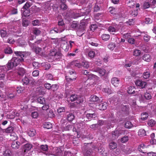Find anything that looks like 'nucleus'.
<instances>
[{
	"label": "nucleus",
	"instance_id": "f257e3e1",
	"mask_svg": "<svg viewBox=\"0 0 156 156\" xmlns=\"http://www.w3.org/2000/svg\"><path fill=\"white\" fill-rule=\"evenodd\" d=\"M14 52L16 56L20 57L21 58L14 57L12 58L11 60H9L6 65V67H5L7 70H8L12 69L13 67L17 66L24 61V59L23 58L25 57L26 56L25 52L15 51Z\"/></svg>",
	"mask_w": 156,
	"mask_h": 156
},
{
	"label": "nucleus",
	"instance_id": "f03ea898",
	"mask_svg": "<svg viewBox=\"0 0 156 156\" xmlns=\"http://www.w3.org/2000/svg\"><path fill=\"white\" fill-rule=\"evenodd\" d=\"M84 75H86L88 78V83L87 84L86 87L89 88L93 87L96 84V80L98 79V77L95 75L90 74L87 70H85L83 73Z\"/></svg>",
	"mask_w": 156,
	"mask_h": 156
},
{
	"label": "nucleus",
	"instance_id": "7ed1b4c3",
	"mask_svg": "<svg viewBox=\"0 0 156 156\" xmlns=\"http://www.w3.org/2000/svg\"><path fill=\"white\" fill-rule=\"evenodd\" d=\"M44 154L47 156H49L50 155L55 156H61L62 155V152L60 148L55 147L53 149L51 153L45 152Z\"/></svg>",
	"mask_w": 156,
	"mask_h": 156
},
{
	"label": "nucleus",
	"instance_id": "20e7f679",
	"mask_svg": "<svg viewBox=\"0 0 156 156\" xmlns=\"http://www.w3.org/2000/svg\"><path fill=\"white\" fill-rule=\"evenodd\" d=\"M32 5V3L30 2H27L23 6L22 9L23 11V14L24 16H29L30 14L29 8Z\"/></svg>",
	"mask_w": 156,
	"mask_h": 156
},
{
	"label": "nucleus",
	"instance_id": "39448f33",
	"mask_svg": "<svg viewBox=\"0 0 156 156\" xmlns=\"http://www.w3.org/2000/svg\"><path fill=\"white\" fill-rule=\"evenodd\" d=\"M70 99L72 101H76V103L80 104L83 101V97H80L75 94L71 95L70 97Z\"/></svg>",
	"mask_w": 156,
	"mask_h": 156
},
{
	"label": "nucleus",
	"instance_id": "423d86ee",
	"mask_svg": "<svg viewBox=\"0 0 156 156\" xmlns=\"http://www.w3.org/2000/svg\"><path fill=\"white\" fill-rule=\"evenodd\" d=\"M29 44L32 50L35 52L36 54H39L41 51L42 48L38 47H37L35 46V44H33L29 41Z\"/></svg>",
	"mask_w": 156,
	"mask_h": 156
},
{
	"label": "nucleus",
	"instance_id": "0eeeda50",
	"mask_svg": "<svg viewBox=\"0 0 156 156\" xmlns=\"http://www.w3.org/2000/svg\"><path fill=\"white\" fill-rule=\"evenodd\" d=\"M26 38L25 37H20L17 40V42L19 45L21 46L27 44L25 40Z\"/></svg>",
	"mask_w": 156,
	"mask_h": 156
},
{
	"label": "nucleus",
	"instance_id": "6e6552de",
	"mask_svg": "<svg viewBox=\"0 0 156 156\" xmlns=\"http://www.w3.org/2000/svg\"><path fill=\"white\" fill-rule=\"evenodd\" d=\"M136 85L142 88L145 87L147 84V83L144 81H142L140 80H136L135 82Z\"/></svg>",
	"mask_w": 156,
	"mask_h": 156
},
{
	"label": "nucleus",
	"instance_id": "1a4fd4ad",
	"mask_svg": "<svg viewBox=\"0 0 156 156\" xmlns=\"http://www.w3.org/2000/svg\"><path fill=\"white\" fill-rule=\"evenodd\" d=\"M20 143L19 141H14L12 144L11 147L13 149H17L20 147Z\"/></svg>",
	"mask_w": 156,
	"mask_h": 156
},
{
	"label": "nucleus",
	"instance_id": "9d476101",
	"mask_svg": "<svg viewBox=\"0 0 156 156\" xmlns=\"http://www.w3.org/2000/svg\"><path fill=\"white\" fill-rule=\"evenodd\" d=\"M85 29L84 27L82 28L80 27L77 30L76 34L77 35L79 36H82L85 33Z\"/></svg>",
	"mask_w": 156,
	"mask_h": 156
},
{
	"label": "nucleus",
	"instance_id": "9b49d317",
	"mask_svg": "<svg viewBox=\"0 0 156 156\" xmlns=\"http://www.w3.org/2000/svg\"><path fill=\"white\" fill-rule=\"evenodd\" d=\"M100 99L99 97H98L95 95H91L90 97V103L92 104V102H98L100 101Z\"/></svg>",
	"mask_w": 156,
	"mask_h": 156
},
{
	"label": "nucleus",
	"instance_id": "f8f14e48",
	"mask_svg": "<svg viewBox=\"0 0 156 156\" xmlns=\"http://www.w3.org/2000/svg\"><path fill=\"white\" fill-rule=\"evenodd\" d=\"M65 30V28H62V29H58L54 28V29L51 30L49 32V34H52L54 33H60L63 31Z\"/></svg>",
	"mask_w": 156,
	"mask_h": 156
},
{
	"label": "nucleus",
	"instance_id": "ddd939ff",
	"mask_svg": "<svg viewBox=\"0 0 156 156\" xmlns=\"http://www.w3.org/2000/svg\"><path fill=\"white\" fill-rule=\"evenodd\" d=\"M108 106V104L107 102L101 103L98 105V108L100 110H105L107 108Z\"/></svg>",
	"mask_w": 156,
	"mask_h": 156
},
{
	"label": "nucleus",
	"instance_id": "4468645a",
	"mask_svg": "<svg viewBox=\"0 0 156 156\" xmlns=\"http://www.w3.org/2000/svg\"><path fill=\"white\" fill-rule=\"evenodd\" d=\"M61 46L66 52H67L69 49V46L67 42H65V43H62Z\"/></svg>",
	"mask_w": 156,
	"mask_h": 156
},
{
	"label": "nucleus",
	"instance_id": "2eb2a0df",
	"mask_svg": "<svg viewBox=\"0 0 156 156\" xmlns=\"http://www.w3.org/2000/svg\"><path fill=\"white\" fill-rule=\"evenodd\" d=\"M119 82V80L117 78L114 77L112 79L111 83L114 86L116 87H117Z\"/></svg>",
	"mask_w": 156,
	"mask_h": 156
},
{
	"label": "nucleus",
	"instance_id": "dca6fc26",
	"mask_svg": "<svg viewBox=\"0 0 156 156\" xmlns=\"http://www.w3.org/2000/svg\"><path fill=\"white\" fill-rule=\"evenodd\" d=\"M142 36H143L144 39L146 42H148L149 41L150 37L147 34V33L144 32L142 33Z\"/></svg>",
	"mask_w": 156,
	"mask_h": 156
},
{
	"label": "nucleus",
	"instance_id": "f3484780",
	"mask_svg": "<svg viewBox=\"0 0 156 156\" xmlns=\"http://www.w3.org/2000/svg\"><path fill=\"white\" fill-rule=\"evenodd\" d=\"M112 139L115 140L119 136V133L117 130L113 131L112 132Z\"/></svg>",
	"mask_w": 156,
	"mask_h": 156
},
{
	"label": "nucleus",
	"instance_id": "a211bd4d",
	"mask_svg": "<svg viewBox=\"0 0 156 156\" xmlns=\"http://www.w3.org/2000/svg\"><path fill=\"white\" fill-rule=\"evenodd\" d=\"M32 145L30 144H27L24 146V152H26L27 151L30 150L32 147Z\"/></svg>",
	"mask_w": 156,
	"mask_h": 156
},
{
	"label": "nucleus",
	"instance_id": "6ab92c4d",
	"mask_svg": "<svg viewBox=\"0 0 156 156\" xmlns=\"http://www.w3.org/2000/svg\"><path fill=\"white\" fill-rule=\"evenodd\" d=\"M3 131L5 132L6 133H11L14 130V128L12 126H9L5 129H2Z\"/></svg>",
	"mask_w": 156,
	"mask_h": 156
},
{
	"label": "nucleus",
	"instance_id": "aec40b11",
	"mask_svg": "<svg viewBox=\"0 0 156 156\" xmlns=\"http://www.w3.org/2000/svg\"><path fill=\"white\" fill-rule=\"evenodd\" d=\"M147 146H145L144 144H140L138 147V149L140 152H142L143 153H145L143 151V149L147 148Z\"/></svg>",
	"mask_w": 156,
	"mask_h": 156
},
{
	"label": "nucleus",
	"instance_id": "412c9836",
	"mask_svg": "<svg viewBox=\"0 0 156 156\" xmlns=\"http://www.w3.org/2000/svg\"><path fill=\"white\" fill-rule=\"evenodd\" d=\"M108 31L111 33L115 32L118 30V28L116 27H114L112 26H110L109 27Z\"/></svg>",
	"mask_w": 156,
	"mask_h": 156
},
{
	"label": "nucleus",
	"instance_id": "4be33fe9",
	"mask_svg": "<svg viewBox=\"0 0 156 156\" xmlns=\"http://www.w3.org/2000/svg\"><path fill=\"white\" fill-rule=\"evenodd\" d=\"M151 59L150 55L148 54L144 55L143 57V59L144 61L147 62L150 61Z\"/></svg>",
	"mask_w": 156,
	"mask_h": 156
},
{
	"label": "nucleus",
	"instance_id": "5701e85b",
	"mask_svg": "<svg viewBox=\"0 0 156 156\" xmlns=\"http://www.w3.org/2000/svg\"><path fill=\"white\" fill-rule=\"evenodd\" d=\"M135 87L134 86H131L129 87L127 90L128 93L130 94H134L135 93Z\"/></svg>",
	"mask_w": 156,
	"mask_h": 156
},
{
	"label": "nucleus",
	"instance_id": "b1692460",
	"mask_svg": "<svg viewBox=\"0 0 156 156\" xmlns=\"http://www.w3.org/2000/svg\"><path fill=\"white\" fill-rule=\"evenodd\" d=\"M96 116V114L95 113L93 114H87L86 115L87 118L89 120H91L92 119L95 118Z\"/></svg>",
	"mask_w": 156,
	"mask_h": 156
},
{
	"label": "nucleus",
	"instance_id": "393cba45",
	"mask_svg": "<svg viewBox=\"0 0 156 156\" xmlns=\"http://www.w3.org/2000/svg\"><path fill=\"white\" fill-rule=\"evenodd\" d=\"M37 101L39 103L44 104L45 103V100L44 98L42 97H39L37 98Z\"/></svg>",
	"mask_w": 156,
	"mask_h": 156
},
{
	"label": "nucleus",
	"instance_id": "a878e982",
	"mask_svg": "<svg viewBox=\"0 0 156 156\" xmlns=\"http://www.w3.org/2000/svg\"><path fill=\"white\" fill-rule=\"evenodd\" d=\"M62 54L59 51H58L55 53V57L53 59L55 60L60 59L62 57Z\"/></svg>",
	"mask_w": 156,
	"mask_h": 156
},
{
	"label": "nucleus",
	"instance_id": "bb28decb",
	"mask_svg": "<svg viewBox=\"0 0 156 156\" xmlns=\"http://www.w3.org/2000/svg\"><path fill=\"white\" fill-rule=\"evenodd\" d=\"M0 34L2 37H5L7 36V33L5 29L1 30L0 31Z\"/></svg>",
	"mask_w": 156,
	"mask_h": 156
},
{
	"label": "nucleus",
	"instance_id": "cd10ccee",
	"mask_svg": "<svg viewBox=\"0 0 156 156\" xmlns=\"http://www.w3.org/2000/svg\"><path fill=\"white\" fill-rule=\"evenodd\" d=\"M148 117V114L146 112L142 113L141 115V119L142 120H144L147 119Z\"/></svg>",
	"mask_w": 156,
	"mask_h": 156
},
{
	"label": "nucleus",
	"instance_id": "c85d7f7f",
	"mask_svg": "<svg viewBox=\"0 0 156 156\" xmlns=\"http://www.w3.org/2000/svg\"><path fill=\"white\" fill-rule=\"evenodd\" d=\"M72 64L79 68H81L82 66V65L78 61H73L72 62Z\"/></svg>",
	"mask_w": 156,
	"mask_h": 156
},
{
	"label": "nucleus",
	"instance_id": "c756f323",
	"mask_svg": "<svg viewBox=\"0 0 156 156\" xmlns=\"http://www.w3.org/2000/svg\"><path fill=\"white\" fill-rule=\"evenodd\" d=\"M119 136L122 135L127 134L128 133V131L126 130L119 129L117 130Z\"/></svg>",
	"mask_w": 156,
	"mask_h": 156
},
{
	"label": "nucleus",
	"instance_id": "7c9ffc66",
	"mask_svg": "<svg viewBox=\"0 0 156 156\" xmlns=\"http://www.w3.org/2000/svg\"><path fill=\"white\" fill-rule=\"evenodd\" d=\"M74 118V115L72 113H69L67 115V119L69 121H72Z\"/></svg>",
	"mask_w": 156,
	"mask_h": 156
},
{
	"label": "nucleus",
	"instance_id": "2f4dec72",
	"mask_svg": "<svg viewBox=\"0 0 156 156\" xmlns=\"http://www.w3.org/2000/svg\"><path fill=\"white\" fill-rule=\"evenodd\" d=\"M117 144L114 142H112L109 144V147L110 149H114L116 148L117 147Z\"/></svg>",
	"mask_w": 156,
	"mask_h": 156
},
{
	"label": "nucleus",
	"instance_id": "473e14b6",
	"mask_svg": "<svg viewBox=\"0 0 156 156\" xmlns=\"http://www.w3.org/2000/svg\"><path fill=\"white\" fill-rule=\"evenodd\" d=\"M138 135L141 136H144L146 135L145 131L143 129H140L138 131Z\"/></svg>",
	"mask_w": 156,
	"mask_h": 156
},
{
	"label": "nucleus",
	"instance_id": "72a5a7b5",
	"mask_svg": "<svg viewBox=\"0 0 156 156\" xmlns=\"http://www.w3.org/2000/svg\"><path fill=\"white\" fill-rule=\"evenodd\" d=\"M40 148L41 151H46L48 149V146L47 145H42L39 147Z\"/></svg>",
	"mask_w": 156,
	"mask_h": 156
},
{
	"label": "nucleus",
	"instance_id": "f704fd0d",
	"mask_svg": "<svg viewBox=\"0 0 156 156\" xmlns=\"http://www.w3.org/2000/svg\"><path fill=\"white\" fill-rule=\"evenodd\" d=\"M29 79L27 77L25 76L22 80V83L23 85H27L29 83Z\"/></svg>",
	"mask_w": 156,
	"mask_h": 156
},
{
	"label": "nucleus",
	"instance_id": "c9c22d12",
	"mask_svg": "<svg viewBox=\"0 0 156 156\" xmlns=\"http://www.w3.org/2000/svg\"><path fill=\"white\" fill-rule=\"evenodd\" d=\"M101 37L103 40L107 41L109 39L110 35L108 34H104L102 35Z\"/></svg>",
	"mask_w": 156,
	"mask_h": 156
},
{
	"label": "nucleus",
	"instance_id": "e433bc0d",
	"mask_svg": "<svg viewBox=\"0 0 156 156\" xmlns=\"http://www.w3.org/2000/svg\"><path fill=\"white\" fill-rule=\"evenodd\" d=\"M33 33L36 35H38L41 33L40 29L37 28H34L33 30Z\"/></svg>",
	"mask_w": 156,
	"mask_h": 156
},
{
	"label": "nucleus",
	"instance_id": "4c0bfd02",
	"mask_svg": "<svg viewBox=\"0 0 156 156\" xmlns=\"http://www.w3.org/2000/svg\"><path fill=\"white\" fill-rule=\"evenodd\" d=\"M105 70L103 69H99L98 70V72L101 76L104 75L105 73Z\"/></svg>",
	"mask_w": 156,
	"mask_h": 156
},
{
	"label": "nucleus",
	"instance_id": "58836bf2",
	"mask_svg": "<svg viewBox=\"0 0 156 156\" xmlns=\"http://www.w3.org/2000/svg\"><path fill=\"white\" fill-rule=\"evenodd\" d=\"M116 45L114 43H111L108 46V47L110 50H113L114 48L115 47Z\"/></svg>",
	"mask_w": 156,
	"mask_h": 156
},
{
	"label": "nucleus",
	"instance_id": "ea45409f",
	"mask_svg": "<svg viewBox=\"0 0 156 156\" xmlns=\"http://www.w3.org/2000/svg\"><path fill=\"white\" fill-rule=\"evenodd\" d=\"M44 127L47 129H50L52 127V125L50 122H46L44 124Z\"/></svg>",
	"mask_w": 156,
	"mask_h": 156
},
{
	"label": "nucleus",
	"instance_id": "a19ab883",
	"mask_svg": "<svg viewBox=\"0 0 156 156\" xmlns=\"http://www.w3.org/2000/svg\"><path fill=\"white\" fill-rule=\"evenodd\" d=\"M133 126L131 122L129 121H127L126 122L125 125V127L126 128L130 129Z\"/></svg>",
	"mask_w": 156,
	"mask_h": 156
},
{
	"label": "nucleus",
	"instance_id": "79ce46f5",
	"mask_svg": "<svg viewBox=\"0 0 156 156\" xmlns=\"http://www.w3.org/2000/svg\"><path fill=\"white\" fill-rule=\"evenodd\" d=\"M4 156H11L12 153L9 150H6L3 153Z\"/></svg>",
	"mask_w": 156,
	"mask_h": 156
},
{
	"label": "nucleus",
	"instance_id": "37998d69",
	"mask_svg": "<svg viewBox=\"0 0 156 156\" xmlns=\"http://www.w3.org/2000/svg\"><path fill=\"white\" fill-rule=\"evenodd\" d=\"M88 56L90 58H93L95 55V52L93 51H90L88 53Z\"/></svg>",
	"mask_w": 156,
	"mask_h": 156
},
{
	"label": "nucleus",
	"instance_id": "c03bdc74",
	"mask_svg": "<svg viewBox=\"0 0 156 156\" xmlns=\"http://www.w3.org/2000/svg\"><path fill=\"white\" fill-rule=\"evenodd\" d=\"M150 76V73L148 71L144 72L143 75V77L144 79H147Z\"/></svg>",
	"mask_w": 156,
	"mask_h": 156
},
{
	"label": "nucleus",
	"instance_id": "a18cd8bd",
	"mask_svg": "<svg viewBox=\"0 0 156 156\" xmlns=\"http://www.w3.org/2000/svg\"><path fill=\"white\" fill-rule=\"evenodd\" d=\"M155 121L154 120L152 119H151L148 121V125L149 126H153L155 124Z\"/></svg>",
	"mask_w": 156,
	"mask_h": 156
},
{
	"label": "nucleus",
	"instance_id": "49530a36",
	"mask_svg": "<svg viewBox=\"0 0 156 156\" xmlns=\"http://www.w3.org/2000/svg\"><path fill=\"white\" fill-rule=\"evenodd\" d=\"M5 54H11L12 52V50L10 47H7L5 49Z\"/></svg>",
	"mask_w": 156,
	"mask_h": 156
},
{
	"label": "nucleus",
	"instance_id": "de8ad7c7",
	"mask_svg": "<svg viewBox=\"0 0 156 156\" xmlns=\"http://www.w3.org/2000/svg\"><path fill=\"white\" fill-rule=\"evenodd\" d=\"M58 24L59 26H61V27H59L58 28V29H62V28H64L62 27V26L64 25V23L63 20L59 21L58 22Z\"/></svg>",
	"mask_w": 156,
	"mask_h": 156
},
{
	"label": "nucleus",
	"instance_id": "09e8293b",
	"mask_svg": "<svg viewBox=\"0 0 156 156\" xmlns=\"http://www.w3.org/2000/svg\"><path fill=\"white\" fill-rule=\"evenodd\" d=\"M102 91L106 93H107L108 94H110L112 93V90L111 89L108 88H106L103 89Z\"/></svg>",
	"mask_w": 156,
	"mask_h": 156
},
{
	"label": "nucleus",
	"instance_id": "8fccbe9b",
	"mask_svg": "<svg viewBox=\"0 0 156 156\" xmlns=\"http://www.w3.org/2000/svg\"><path fill=\"white\" fill-rule=\"evenodd\" d=\"M144 97L145 99L147 100H149L151 98V96L150 93L147 92L145 93Z\"/></svg>",
	"mask_w": 156,
	"mask_h": 156
},
{
	"label": "nucleus",
	"instance_id": "3c124183",
	"mask_svg": "<svg viewBox=\"0 0 156 156\" xmlns=\"http://www.w3.org/2000/svg\"><path fill=\"white\" fill-rule=\"evenodd\" d=\"M140 53L141 51L140 50L136 49L134 50L133 55H134L138 56L140 55Z\"/></svg>",
	"mask_w": 156,
	"mask_h": 156
},
{
	"label": "nucleus",
	"instance_id": "603ef678",
	"mask_svg": "<svg viewBox=\"0 0 156 156\" xmlns=\"http://www.w3.org/2000/svg\"><path fill=\"white\" fill-rule=\"evenodd\" d=\"M150 5L148 2H144L143 4V7L144 9H147L150 7Z\"/></svg>",
	"mask_w": 156,
	"mask_h": 156
},
{
	"label": "nucleus",
	"instance_id": "864d4df0",
	"mask_svg": "<svg viewBox=\"0 0 156 156\" xmlns=\"http://www.w3.org/2000/svg\"><path fill=\"white\" fill-rule=\"evenodd\" d=\"M31 116L33 118H37L38 116V114L37 112H34L31 113Z\"/></svg>",
	"mask_w": 156,
	"mask_h": 156
},
{
	"label": "nucleus",
	"instance_id": "5fc2aeb1",
	"mask_svg": "<svg viewBox=\"0 0 156 156\" xmlns=\"http://www.w3.org/2000/svg\"><path fill=\"white\" fill-rule=\"evenodd\" d=\"M122 111L124 112H127L128 111L129 109V108L127 105H123L122 107Z\"/></svg>",
	"mask_w": 156,
	"mask_h": 156
},
{
	"label": "nucleus",
	"instance_id": "6e6d98bb",
	"mask_svg": "<svg viewBox=\"0 0 156 156\" xmlns=\"http://www.w3.org/2000/svg\"><path fill=\"white\" fill-rule=\"evenodd\" d=\"M128 137L127 136H124L121 139V141L123 143H125L128 141Z\"/></svg>",
	"mask_w": 156,
	"mask_h": 156
},
{
	"label": "nucleus",
	"instance_id": "4d7b16f0",
	"mask_svg": "<svg viewBox=\"0 0 156 156\" xmlns=\"http://www.w3.org/2000/svg\"><path fill=\"white\" fill-rule=\"evenodd\" d=\"M65 110V108L64 107H61L57 109L58 112V113H61L64 112Z\"/></svg>",
	"mask_w": 156,
	"mask_h": 156
},
{
	"label": "nucleus",
	"instance_id": "13d9d810",
	"mask_svg": "<svg viewBox=\"0 0 156 156\" xmlns=\"http://www.w3.org/2000/svg\"><path fill=\"white\" fill-rule=\"evenodd\" d=\"M24 89V87H18L17 89V92L18 93H20L22 92Z\"/></svg>",
	"mask_w": 156,
	"mask_h": 156
},
{
	"label": "nucleus",
	"instance_id": "bf43d9fd",
	"mask_svg": "<svg viewBox=\"0 0 156 156\" xmlns=\"http://www.w3.org/2000/svg\"><path fill=\"white\" fill-rule=\"evenodd\" d=\"M131 14L134 17L136 16L138 14L137 9L132 11Z\"/></svg>",
	"mask_w": 156,
	"mask_h": 156
},
{
	"label": "nucleus",
	"instance_id": "052dcab7",
	"mask_svg": "<svg viewBox=\"0 0 156 156\" xmlns=\"http://www.w3.org/2000/svg\"><path fill=\"white\" fill-rule=\"evenodd\" d=\"M33 66L35 68H37L40 67V65L38 62H34L33 63Z\"/></svg>",
	"mask_w": 156,
	"mask_h": 156
},
{
	"label": "nucleus",
	"instance_id": "680f3d73",
	"mask_svg": "<svg viewBox=\"0 0 156 156\" xmlns=\"http://www.w3.org/2000/svg\"><path fill=\"white\" fill-rule=\"evenodd\" d=\"M39 72L38 70H36L33 71L32 75L34 76H37L39 75Z\"/></svg>",
	"mask_w": 156,
	"mask_h": 156
},
{
	"label": "nucleus",
	"instance_id": "e2e57ef3",
	"mask_svg": "<svg viewBox=\"0 0 156 156\" xmlns=\"http://www.w3.org/2000/svg\"><path fill=\"white\" fill-rule=\"evenodd\" d=\"M26 73V70L23 68H20L19 73L20 75H23Z\"/></svg>",
	"mask_w": 156,
	"mask_h": 156
},
{
	"label": "nucleus",
	"instance_id": "0e129e2a",
	"mask_svg": "<svg viewBox=\"0 0 156 156\" xmlns=\"http://www.w3.org/2000/svg\"><path fill=\"white\" fill-rule=\"evenodd\" d=\"M39 24L40 21L38 20H35L32 22V24L34 26L39 25Z\"/></svg>",
	"mask_w": 156,
	"mask_h": 156
},
{
	"label": "nucleus",
	"instance_id": "69168bd1",
	"mask_svg": "<svg viewBox=\"0 0 156 156\" xmlns=\"http://www.w3.org/2000/svg\"><path fill=\"white\" fill-rule=\"evenodd\" d=\"M152 20L150 18H147L145 19V22L147 24H150L152 23Z\"/></svg>",
	"mask_w": 156,
	"mask_h": 156
},
{
	"label": "nucleus",
	"instance_id": "338daca9",
	"mask_svg": "<svg viewBox=\"0 0 156 156\" xmlns=\"http://www.w3.org/2000/svg\"><path fill=\"white\" fill-rule=\"evenodd\" d=\"M64 3V2L63 3L60 5V8L61 9L65 10L67 9V6Z\"/></svg>",
	"mask_w": 156,
	"mask_h": 156
},
{
	"label": "nucleus",
	"instance_id": "774afa93",
	"mask_svg": "<svg viewBox=\"0 0 156 156\" xmlns=\"http://www.w3.org/2000/svg\"><path fill=\"white\" fill-rule=\"evenodd\" d=\"M147 156H156V153L153 152H150L148 153H147Z\"/></svg>",
	"mask_w": 156,
	"mask_h": 156
}]
</instances>
